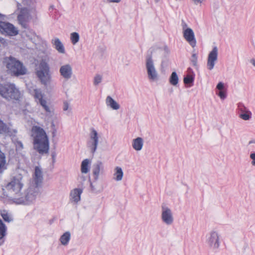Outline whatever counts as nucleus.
Returning a JSON list of instances; mask_svg holds the SVG:
<instances>
[{
	"label": "nucleus",
	"mask_w": 255,
	"mask_h": 255,
	"mask_svg": "<svg viewBox=\"0 0 255 255\" xmlns=\"http://www.w3.org/2000/svg\"><path fill=\"white\" fill-rule=\"evenodd\" d=\"M22 177H14L5 186H0V197H6L16 204L28 205L35 200L39 193L38 186H30L24 193L20 190L23 187Z\"/></svg>",
	"instance_id": "obj_1"
},
{
	"label": "nucleus",
	"mask_w": 255,
	"mask_h": 255,
	"mask_svg": "<svg viewBox=\"0 0 255 255\" xmlns=\"http://www.w3.org/2000/svg\"><path fill=\"white\" fill-rule=\"evenodd\" d=\"M31 131L33 138V148L40 154L47 153L49 149V143L45 130L39 126H34Z\"/></svg>",
	"instance_id": "obj_2"
},
{
	"label": "nucleus",
	"mask_w": 255,
	"mask_h": 255,
	"mask_svg": "<svg viewBox=\"0 0 255 255\" xmlns=\"http://www.w3.org/2000/svg\"><path fill=\"white\" fill-rule=\"evenodd\" d=\"M0 95L8 101L11 100H19L20 93L14 84L0 83Z\"/></svg>",
	"instance_id": "obj_3"
},
{
	"label": "nucleus",
	"mask_w": 255,
	"mask_h": 255,
	"mask_svg": "<svg viewBox=\"0 0 255 255\" xmlns=\"http://www.w3.org/2000/svg\"><path fill=\"white\" fill-rule=\"evenodd\" d=\"M50 66L46 59H42L36 70V75L41 83L47 86L50 82L51 75Z\"/></svg>",
	"instance_id": "obj_4"
},
{
	"label": "nucleus",
	"mask_w": 255,
	"mask_h": 255,
	"mask_svg": "<svg viewBox=\"0 0 255 255\" xmlns=\"http://www.w3.org/2000/svg\"><path fill=\"white\" fill-rule=\"evenodd\" d=\"M3 63L5 64L6 68L15 76L23 75L26 74V69L23 64L11 56L5 57Z\"/></svg>",
	"instance_id": "obj_5"
},
{
	"label": "nucleus",
	"mask_w": 255,
	"mask_h": 255,
	"mask_svg": "<svg viewBox=\"0 0 255 255\" xmlns=\"http://www.w3.org/2000/svg\"><path fill=\"white\" fill-rule=\"evenodd\" d=\"M145 67L148 79L152 81L157 80L158 75L155 69L151 54H147L146 56Z\"/></svg>",
	"instance_id": "obj_6"
},
{
	"label": "nucleus",
	"mask_w": 255,
	"mask_h": 255,
	"mask_svg": "<svg viewBox=\"0 0 255 255\" xmlns=\"http://www.w3.org/2000/svg\"><path fill=\"white\" fill-rule=\"evenodd\" d=\"M206 242L212 250L216 251L220 246L219 233L214 230L211 231L206 235Z\"/></svg>",
	"instance_id": "obj_7"
},
{
	"label": "nucleus",
	"mask_w": 255,
	"mask_h": 255,
	"mask_svg": "<svg viewBox=\"0 0 255 255\" xmlns=\"http://www.w3.org/2000/svg\"><path fill=\"white\" fill-rule=\"evenodd\" d=\"M0 32L5 36H13L18 34V30L8 22L0 21Z\"/></svg>",
	"instance_id": "obj_8"
},
{
	"label": "nucleus",
	"mask_w": 255,
	"mask_h": 255,
	"mask_svg": "<svg viewBox=\"0 0 255 255\" xmlns=\"http://www.w3.org/2000/svg\"><path fill=\"white\" fill-rule=\"evenodd\" d=\"M161 219L167 226L171 225L174 222V217L171 210L165 205L161 206Z\"/></svg>",
	"instance_id": "obj_9"
},
{
	"label": "nucleus",
	"mask_w": 255,
	"mask_h": 255,
	"mask_svg": "<svg viewBox=\"0 0 255 255\" xmlns=\"http://www.w3.org/2000/svg\"><path fill=\"white\" fill-rule=\"evenodd\" d=\"M90 140L88 142V146L90 148L91 152L94 154L97 149L99 137L97 131L93 128L91 129L90 133Z\"/></svg>",
	"instance_id": "obj_10"
},
{
	"label": "nucleus",
	"mask_w": 255,
	"mask_h": 255,
	"mask_svg": "<svg viewBox=\"0 0 255 255\" xmlns=\"http://www.w3.org/2000/svg\"><path fill=\"white\" fill-rule=\"evenodd\" d=\"M31 16L27 8H21L20 13L17 16L19 23L24 28H27V22L30 19Z\"/></svg>",
	"instance_id": "obj_11"
},
{
	"label": "nucleus",
	"mask_w": 255,
	"mask_h": 255,
	"mask_svg": "<svg viewBox=\"0 0 255 255\" xmlns=\"http://www.w3.org/2000/svg\"><path fill=\"white\" fill-rule=\"evenodd\" d=\"M218 49L216 46L213 48L209 53L207 59V67L209 70H212L218 59Z\"/></svg>",
	"instance_id": "obj_12"
},
{
	"label": "nucleus",
	"mask_w": 255,
	"mask_h": 255,
	"mask_svg": "<svg viewBox=\"0 0 255 255\" xmlns=\"http://www.w3.org/2000/svg\"><path fill=\"white\" fill-rule=\"evenodd\" d=\"M17 130L11 129L6 124L0 119V135L14 136L17 133Z\"/></svg>",
	"instance_id": "obj_13"
},
{
	"label": "nucleus",
	"mask_w": 255,
	"mask_h": 255,
	"mask_svg": "<svg viewBox=\"0 0 255 255\" xmlns=\"http://www.w3.org/2000/svg\"><path fill=\"white\" fill-rule=\"evenodd\" d=\"M60 75L65 80L71 78L73 71L72 67L69 64H66L61 66L59 69Z\"/></svg>",
	"instance_id": "obj_14"
},
{
	"label": "nucleus",
	"mask_w": 255,
	"mask_h": 255,
	"mask_svg": "<svg viewBox=\"0 0 255 255\" xmlns=\"http://www.w3.org/2000/svg\"><path fill=\"white\" fill-rule=\"evenodd\" d=\"M183 35L185 39L192 47H195L196 40L195 38L194 33L192 29H187L183 31Z\"/></svg>",
	"instance_id": "obj_15"
},
{
	"label": "nucleus",
	"mask_w": 255,
	"mask_h": 255,
	"mask_svg": "<svg viewBox=\"0 0 255 255\" xmlns=\"http://www.w3.org/2000/svg\"><path fill=\"white\" fill-rule=\"evenodd\" d=\"M195 79V74L193 70L189 67L187 69V74L184 77L183 82L185 85H188L191 87L193 85Z\"/></svg>",
	"instance_id": "obj_16"
},
{
	"label": "nucleus",
	"mask_w": 255,
	"mask_h": 255,
	"mask_svg": "<svg viewBox=\"0 0 255 255\" xmlns=\"http://www.w3.org/2000/svg\"><path fill=\"white\" fill-rule=\"evenodd\" d=\"M103 164L101 161H98L94 164L93 167V173L94 176V179L96 181L99 178L100 171L103 170Z\"/></svg>",
	"instance_id": "obj_17"
},
{
	"label": "nucleus",
	"mask_w": 255,
	"mask_h": 255,
	"mask_svg": "<svg viewBox=\"0 0 255 255\" xmlns=\"http://www.w3.org/2000/svg\"><path fill=\"white\" fill-rule=\"evenodd\" d=\"M83 192L81 188H75L70 193L71 199L75 203L78 202L81 199V195Z\"/></svg>",
	"instance_id": "obj_18"
},
{
	"label": "nucleus",
	"mask_w": 255,
	"mask_h": 255,
	"mask_svg": "<svg viewBox=\"0 0 255 255\" xmlns=\"http://www.w3.org/2000/svg\"><path fill=\"white\" fill-rule=\"evenodd\" d=\"M34 175L35 183L36 186H38L39 184L41 183L43 180V175L41 169L38 166L35 168Z\"/></svg>",
	"instance_id": "obj_19"
},
{
	"label": "nucleus",
	"mask_w": 255,
	"mask_h": 255,
	"mask_svg": "<svg viewBox=\"0 0 255 255\" xmlns=\"http://www.w3.org/2000/svg\"><path fill=\"white\" fill-rule=\"evenodd\" d=\"M7 227L2 221L0 219V245H2L4 242V237L7 234Z\"/></svg>",
	"instance_id": "obj_20"
},
{
	"label": "nucleus",
	"mask_w": 255,
	"mask_h": 255,
	"mask_svg": "<svg viewBox=\"0 0 255 255\" xmlns=\"http://www.w3.org/2000/svg\"><path fill=\"white\" fill-rule=\"evenodd\" d=\"M143 145V140L141 137H138L132 140V146L134 149L137 151L140 150Z\"/></svg>",
	"instance_id": "obj_21"
},
{
	"label": "nucleus",
	"mask_w": 255,
	"mask_h": 255,
	"mask_svg": "<svg viewBox=\"0 0 255 255\" xmlns=\"http://www.w3.org/2000/svg\"><path fill=\"white\" fill-rule=\"evenodd\" d=\"M106 104L113 110H117L120 109V105L111 96H108L106 100Z\"/></svg>",
	"instance_id": "obj_22"
},
{
	"label": "nucleus",
	"mask_w": 255,
	"mask_h": 255,
	"mask_svg": "<svg viewBox=\"0 0 255 255\" xmlns=\"http://www.w3.org/2000/svg\"><path fill=\"white\" fill-rule=\"evenodd\" d=\"M52 43L55 46V48L58 51L59 53L63 54L65 53V51L64 47L59 38H55L53 40Z\"/></svg>",
	"instance_id": "obj_23"
},
{
	"label": "nucleus",
	"mask_w": 255,
	"mask_h": 255,
	"mask_svg": "<svg viewBox=\"0 0 255 255\" xmlns=\"http://www.w3.org/2000/svg\"><path fill=\"white\" fill-rule=\"evenodd\" d=\"M71 234L70 232L67 231L64 233L60 238L59 241L63 246H67L70 240Z\"/></svg>",
	"instance_id": "obj_24"
},
{
	"label": "nucleus",
	"mask_w": 255,
	"mask_h": 255,
	"mask_svg": "<svg viewBox=\"0 0 255 255\" xmlns=\"http://www.w3.org/2000/svg\"><path fill=\"white\" fill-rule=\"evenodd\" d=\"M90 160L88 159H85L82 161L81 165V171L82 173L86 174L90 170L89 167Z\"/></svg>",
	"instance_id": "obj_25"
},
{
	"label": "nucleus",
	"mask_w": 255,
	"mask_h": 255,
	"mask_svg": "<svg viewBox=\"0 0 255 255\" xmlns=\"http://www.w3.org/2000/svg\"><path fill=\"white\" fill-rule=\"evenodd\" d=\"M123 171L120 167L117 166L115 168V173L114 176H115V179L117 181H121L123 177Z\"/></svg>",
	"instance_id": "obj_26"
},
{
	"label": "nucleus",
	"mask_w": 255,
	"mask_h": 255,
	"mask_svg": "<svg viewBox=\"0 0 255 255\" xmlns=\"http://www.w3.org/2000/svg\"><path fill=\"white\" fill-rule=\"evenodd\" d=\"M179 78L176 72H173L170 77L169 82L173 86H176L178 83Z\"/></svg>",
	"instance_id": "obj_27"
},
{
	"label": "nucleus",
	"mask_w": 255,
	"mask_h": 255,
	"mask_svg": "<svg viewBox=\"0 0 255 255\" xmlns=\"http://www.w3.org/2000/svg\"><path fill=\"white\" fill-rule=\"evenodd\" d=\"M33 95L36 102L43 98V94L40 89H34Z\"/></svg>",
	"instance_id": "obj_28"
},
{
	"label": "nucleus",
	"mask_w": 255,
	"mask_h": 255,
	"mask_svg": "<svg viewBox=\"0 0 255 255\" xmlns=\"http://www.w3.org/2000/svg\"><path fill=\"white\" fill-rule=\"evenodd\" d=\"M5 163L6 160L5 154L0 150V172H2L4 169H5Z\"/></svg>",
	"instance_id": "obj_29"
},
{
	"label": "nucleus",
	"mask_w": 255,
	"mask_h": 255,
	"mask_svg": "<svg viewBox=\"0 0 255 255\" xmlns=\"http://www.w3.org/2000/svg\"><path fill=\"white\" fill-rule=\"evenodd\" d=\"M79 39L80 36L78 33L74 32L71 33L70 39L73 44H76L79 41Z\"/></svg>",
	"instance_id": "obj_30"
},
{
	"label": "nucleus",
	"mask_w": 255,
	"mask_h": 255,
	"mask_svg": "<svg viewBox=\"0 0 255 255\" xmlns=\"http://www.w3.org/2000/svg\"><path fill=\"white\" fill-rule=\"evenodd\" d=\"M252 113L249 110L240 114L239 117L244 120H249L251 118Z\"/></svg>",
	"instance_id": "obj_31"
},
{
	"label": "nucleus",
	"mask_w": 255,
	"mask_h": 255,
	"mask_svg": "<svg viewBox=\"0 0 255 255\" xmlns=\"http://www.w3.org/2000/svg\"><path fill=\"white\" fill-rule=\"evenodd\" d=\"M37 103L40 104L46 112H50V108L47 105V102L45 99L42 98V99L37 102Z\"/></svg>",
	"instance_id": "obj_32"
},
{
	"label": "nucleus",
	"mask_w": 255,
	"mask_h": 255,
	"mask_svg": "<svg viewBox=\"0 0 255 255\" xmlns=\"http://www.w3.org/2000/svg\"><path fill=\"white\" fill-rule=\"evenodd\" d=\"M1 216L5 222L9 223L13 220L12 218L6 212L2 213Z\"/></svg>",
	"instance_id": "obj_33"
},
{
	"label": "nucleus",
	"mask_w": 255,
	"mask_h": 255,
	"mask_svg": "<svg viewBox=\"0 0 255 255\" xmlns=\"http://www.w3.org/2000/svg\"><path fill=\"white\" fill-rule=\"evenodd\" d=\"M102 79V77L100 75H96L95 77H94V84L95 85H97L99 84H100Z\"/></svg>",
	"instance_id": "obj_34"
},
{
	"label": "nucleus",
	"mask_w": 255,
	"mask_h": 255,
	"mask_svg": "<svg viewBox=\"0 0 255 255\" xmlns=\"http://www.w3.org/2000/svg\"><path fill=\"white\" fill-rule=\"evenodd\" d=\"M238 108L241 113L245 112L247 111H248L247 109V108L245 106L244 104L242 103H239L238 104Z\"/></svg>",
	"instance_id": "obj_35"
},
{
	"label": "nucleus",
	"mask_w": 255,
	"mask_h": 255,
	"mask_svg": "<svg viewBox=\"0 0 255 255\" xmlns=\"http://www.w3.org/2000/svg\"><path fill=\"white\" fill-rule=\"evenodd\" d=\"M191 61L193 66H197V56L196 54L193 53L192 55Z\"/></svg>",
	"instance_id": "obj_36"
},
{
	"label": "nucleus",
	"mask_w": 255,
	"mask_h": 255,
	"mask_svg": "<svg viewBox=\"0 0 255 255\" xmlns=\"http://www.w3.org/2000/svg\"><path fill=\"white\" fill-rule=\"evenodd\" d=\"M86 180V177L84 175H81L78 178L79 182L80 183V185L81 187L83 186L84 183Z\"/></svg>",
	"instance_id": "obj_37"
},
{
	"label": "nucleus",
	"mask_w": 255,
	"mask_h": 255,
	"mask_svg": "<svg viewBox=\"0 0 255 255\" xmlns=\"http://www.w3.org/2000/svg\"><path fill=\"white\" fill-rule=\"evenodd\" d=\"M217 95L220 97V98L224 100L227 97V94L225 91L223 90L219 91V93L217 94Z\"/></svg>",
	"instance_id": "obj_38"
},
{
	"label": "nucleus",
	"mask_w": 255,
	"mask_h": 255,
	"mask_svg": "<svg viewBox=\"0 0 255 255\" xmlns=\"http://www.w3.org/2000/svg\"><path fill=\"white\" fill-rule=\"evenodd\" d=\"M181 25L182 26L183 31H184V30H185V29H191V28L188 27L187 24L186 23V22L183 19H182V20H181Z\"/></svg>",
	"instance_id": "obj_39"
},
{
	"label": "nucleus",
	"mask_w": 255,
	"mask_h": 255,
	"mask_svg": "<svg viewBox=\"0 0 255 255\" xmlns=\"http://www.w3.org/2000/svg\"><path fill=\"white\" fill-rule=\"evenodd\" d=\"M216 88L219 90H223L224 88V84L223 82H220L217 85Z\"/></svg>",
	"instance_id": "obj_40"
},
{
	"label": "nucleus",
	"mask_w": 255,
	"mask_h": 255,
	"mask_svg": "<svg viewBox=\"0 0 255 255\" xmlns=\"http://www.w3.org/2000/svg\"><path fill=\"white\" fill-rule=\"evenodd\" d=\"M250 157L252 160L251 162L253 166H255V152L251 153Z\"/></svg>",
	"instance_id": "obj_41"
},
{
	"label": "nucleus",
	"mask_w": 255,
	"mask_h": 255,
	"mask_svg": "<svg viewBox=\"0 0 255 255\" xmlns=\"http://www.w3.org/2000/svg\"><path fill=\"white\" fill-rule=\"evenodd\" d=\"M69 107V104L67 101H65L63 103V110L67 111L68 110Z\"/></svg>",
	"instance_id": "obj_42"
},
{
	"label": "nucleus",
	"mask_w": 255,
	"mask_h": 255,
	"mask_svg": "<svg viewBox=\"0 0 255 255\" xmlns=\"http://www.w3.org/2000/svg\"><path fill=\"white\" fill-rule=\"evenodd\" d=\"M51 156L52 159V162L53 163H54L56 161V153L55 151H53L51 153Z\"/></svg>",
	"instance_id": "obj_43"
},
{
	"label": "nucleus",
	"mask_w": 255,
	"mask_h": 255,
	"mask_svg": "<svg viewBox=\"0 0 255 255\" xmlns=\"http://www.w3.org/2000/svg\"><path fill=\"white\" fill-rule=\"evenodd\" d=\"M94 183L90 182L91 189L93 192L96 193L97 192V190L96 189V188L95 187V186L94 185Z\"/></svg>",
	"instance_id": "obj_44"
},
{
	"label": "nucleus",
	"mask_w": 255,
	"mask_h": 255,
	"mask_svg": "<svg viewBox=\"0 0 255 255\" xmlns=\"http://www.w3.org/2000/svg\"><path fill=\"white\" fill-rule=\"evenodd\" d=\"M17 146H18L19 148L23 149V145L21 141H17Z\"/></svg>",
	"instance_id": "obj_45"
},
{
	"label": "nucleus",
	"mask_w": 255,
	"mask_h": 255,
	"mask_svg": "<svg viewBox=\"0 0 255 255\" xmlns=\"http://www.w3.org/2000/svg\"><path fill=\"white\" fill-rule=\"evenodd\" d=\"M0 43L2 44L3 45L7 44L6 40L4 38L0 37Z\"/></svg>",
	"instance_id": "obj_46"
},
{
	"label": "nucleus",
	"mask_w": 255,
	"mask_h": 255,
	"mask_svg": "<svg viewBox=\"0 0 255 255\" xmlns=\"http://www.w3.org/2000/svg\"><path fill=\"white\" fill-rule=\"evenodd\" d=\"M121 1V0H107V1L109 2H115L119 3Z\"/></svg>",
	"instance_id": "obj_47"
},
{
	"label": "nucleus",
	"mask_w": 255,
	"mask_h": 255,
	"mask_svg": "<svg viewBox=\"0 0 255 255\" xmlns=\"http://www.w3.org/2000/svg\"><path fill=\"white\" fill-rule=\"evenodd\" d=\"M193 0L196 4H197L199 3H202V2L203 1V0Z\"/></svg>",
	"instance_id": "obj_48"
},
{
	"label": "nucleus",
	"mask_w": 255,
	"mask_h": 255,
	"mask_svg": "<svg viewBox=\"0 0 255 255\" xmlns=\"http://www.w3.org/2000/svg\"><path fill=\"white\" fill-rule=\"evenodd\" d=\"M251 63L255 67V59H252L251 60Z\"/></svg>",
	"instance_id": "obj_49"
},
{
	"label": "nucleus",
	"mask_w": 255,
	"mask_h": 255,
	"mask_svg": "<svg viewBox=\"0 0 255 255\" xmlns=\"http://www.w3.org/2000/svg\"><path fill=\"white\" fill-rule=\"evenodd\" d=\"M164 50H165V51L166 52H167V53H169V49H168V48H167V46H165V47H164Z\"/></svg>",
	"instance_id": "obj_50"
},
{
	"label": "nucleus",
	"mask_w": 255,
	"mask_h": 255,
	"mask_svg": "<svg viewBox=\"0 0 255 255\" xmlns=\"http://www.w3.org/2000/svg\"><path fill=\"white\" fill-rule=\"evenodd\" d=\"M252 143H255V140H252L249 142V144H251Z\"/></svg>",
	"instance_id": "obj_51"
},
{
	"label": "nucleus",
	"mask_w": 255,
	"mask_h": 255,
	"mask_svg": "<svg viewBox=\"0 0 255 255\" xmlns=\"http://www.w3.org/2000/svg\"><path fill=\"white\" fill-rule=\"evenodd\" d=\"M4 15L0 13V18H2Z\"/></svg>",
	"instance_id": "obj_52"
},
{
	"label": "nucleus",
	"mask_w": 255,
	"mask_h": 255,
	"mask_svg": "<svg viewBox=\"0 0 255 255\" xmlns=\"http://www.w3.org/2000/svg\"><path fill=\"white\" fill-rule=\"evenodd\" d=\"M155 3H158L159 1V0H154Z\"/></svg>",
	"instance_id": "obj_53"
},
{
	"label": "nucleus",
	"mask_w": 255,
	"mask_h": 255,
	"mask_svg": "<svg viewBox=\"0 0 255 255\" xmlns=\"http://www.w3.org/2000/svg\"><path fill=\"white\" fill-rule=\"evenodd\" d=\"M17 5H18V6L19 5H20V4L19 3H17Z\"/></svg>",
	"instance_id": "obj_54"
},
{
	"label": "nucleus",
	"mask_w": 255,
	"mask_h": 255,
	"mask_svg": "<svg viewBox=\"0 0 255 255\" xmlns=\"http://www.w3.org/2000/svg\"><path fill=\"white\" fill-rule=\"evenodd\" d=\"M50 7H51V8H53V6H50Z\"/></svg>",
	"instance_id": "obj_55"
}]
</instances>
